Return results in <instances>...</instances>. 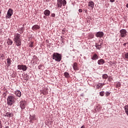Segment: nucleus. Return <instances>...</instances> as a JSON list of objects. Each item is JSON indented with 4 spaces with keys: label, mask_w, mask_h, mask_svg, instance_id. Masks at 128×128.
Wrapping results in <instances>:
<instances>
[{
    "label": "nucleus",
    "mask_w": 128,
    "mask_h": 128,
    "mask_svg": "<svg viewBox=\"0 0 128 128\" xmlns=\"http://www.w3.org/2000/svg\"><path fill=\"white\" fill-rule=\"evenodd\" d=\"M126 7L128 8V4H126Z\"/></svg>",
    "instance_id": "nucleus-41"
},
{
    "label": "nucleus",
    "mask_w": 128,
    "mask_h": 128,
    "mask_svg": "<svg viewBox=\"0 0 128 128\" xmlns=\"http://www.w3.org/2000/svg\"><path fill=\"white\" fill-rule=\"evenodd\" d=\"M102 84H101V86H100V88H102Z\"/></svg>",
    "instance_id": "nucleus-39"
},
{
    "label": "nucleus",
    "mask_w": 128,
    "mask_h": 128,
    "mask_svg": "<svg viewBox=\"0 0 128 128\" xmlns=\"http://www.w3.org/2000/svg\"><path fill=\"white\" fill-rule=\"evenodd\" d=\"M72 66L74 70H78L79 68L78 67V63L74 62Z\"/></svg>",
    "instance_id": "nucleus-15"
},
{
    "label": "nucleus",
    "mask_w": 128,
    "mask_h": 128,
    "mask_svg": "<svg viewBox=\"0 0 128 128\" xmlns=\"http://www.w3.org/2000/svg\"><path fill=\"white\" fill-rule=\"evenodd\" d=\"M16 98L14 96H8L7 98V104L8 106H12Z\"/></svg>",
    "instance_id": "nucleus-3"
},
{
    "label": "nucleus",
    "mask_w": 128,
    "mask_h": 128,
    "mask_svg": "<svg viewBox=\"0 0 128 128\" xmlns=\"http://www.w3.org/2000/svg\"><path fill=\"white\" fill-rule=\"evenodd\" d=\"M0 128H2V121L0 120Z\"/></svg>",
    "instance_id": "nucleus-34"
},
{
    "label": "nucleus",
    "mask_w": 128,
    "mask_h": 128,
    "mask_svg": "<svg viewBox=\"0 0 128 128\" xmlns=\"http://www.w3.org/2000/svg\"><path fill=\"white\" fill-rule=\"evenodd\" d=\"M100 96H104V92H100Z\"/></svg>",
    "instance_id": "nucleus-28"
},
{
    "label": "nucleus",
    "mask_w": 128,
    "mask_h": 128,
    "mask_svg": "<svg viewBox=\"0 0 128 128\" xmlns=\"http://www.w3.org/2000/svg\"><path fill=\"white\" fill-rule=\"evenodd\" d=\"M52 60H54L56 62H60L62 60V54L56 52L54 53Z\"/></svg>",
    "instance_id": "nucleus-2"
},
{
    "label": "nucleus",
    "mask_w": 128,
    "mask_h": 128,
    "mask_svg": "<svg viewBox=\"0 0 128 128\" xmlns=\"http://www.w3.org/2000/svg\"><path fill=\"white\" fill-rule=\"evenodd\" d=\"M7 66H10V64H12V60H10V58H8L7 60Z\"/></svg>",
    "instance_id": "nucleus-18"
},
{
    "label": "nucleus",
    "mask_w": 128,
    "mask_h": 128,
    "mask_svg": "<svg viewBox=\"0 0 128 128\" xmlns=\"http://www.w3.org/2000/svg\"><path fill=\"white\" fill-rule=\"evenodd\" d=\"M7 44H8V46H12V40L8 38V40L7 42Z\"/></svg>",
    "instance_id": "nucleus-20"
},
{
    "label": "nucleus",
    "mask_w": 128,
    "mask_h": 128,
    "mask_svg": "<svg viewBox=\"0 0 128 128\" xmlns=\"http://www.w3.org/2000/svg\"><path fill=\"white\" fill-rule=\"evenodd\" d=\"M14 94L18 98H20V96H22V92L18 90H17L16 91L14 92Z\"/></svg>",
    "instance_id": "nucleus-10"
},
{
    "label": "nucleus",
    "mask_w": 128,
    "mask_h": 128,
    "mask_svg": "<svg viewBox=\"0 0 128 128\" xmlns=\"http://www.w3.org/2000/svg\"><path fill=\"white\" fill-rule=\"evenodd\" d=\"M14 41L17 46H22V38L20 37V34L18 33L15 34H14Z\"/></svg>",
    "instance_id": "nucleus-1"
},
{
    "label": "nucleus",
    "mask_w": 128,
    "mask_h": 128,
    "mask_svg": "<svg viewBox=\"0 0 128 128\" xmlns=\"http://www.w3.org/2000/svg\"><path fill=\"white\" fill-rule=\"evenodd\" d=\"M104 34V32H97L96 34V38H102Z\"/></svg>",
    "instance_id": "nucleus-8"
},
{
    "label": "nucleus",
    "mask_w": 128,
    "mask_h": 128,
    "mask_svg": "<svg viewBox=\"0 0 128 128\" xmlns=\"http://www.w3.org/2000/svg\"><path fill=\"white\" fill-rule=\"evenodd\" d=\"M40 26L38 24H35L33 26L32 28V30H34V32L36 30H40Z\"/></svg>",
    "instance_id": "nucleus-9"
},
{
    "label": "nucleus",
    "mask_w": 128,
    "mask_h": 128,
    "mask_svg": "<svg viewBox=\"0 0 128 128\" xmlns=\"http://www.w3.org/2000/svg\"><path fill=\"white\" fill-rule=\"evenodd\" d=\"M114 0H110V2H114Z\"/></svg>",
    "instance_id": "nucleus-36"
},
{
    "label": "nucleus",
    "mask_w": 128,
    "mask_h": 128,
    "mask_svg": "<svg viewBox=\"0 0 128 128\" xmlns=\"http://www.w3.org/2000/svg\"><path fill=\"white\" fill-rule=\"evenodd\" d=\"M126 30L124 29H122L120 30V36L121 38H126Z\"/></svg>",
    "instance_id": "nucleus-4"
},
{
    "label": "nucleus",
    "mask_w": 128,
    "mask_h": 128,
    "mask_svg": "<svg viewBox=\"0 0 128 128\" xmlns=\"http://www.w3.org/2000/svg\"><path fill=\"white\" fill-rule=\"evenodd\" d=\"M46 18V16H44V18Z\"/></svg>",
    "instance_id": "nucleus-42"
},
{
    "label": "nucleus",
    "mask_w": 128,
    "mask_h": 128,
    "mask_svg": "<svg viewBox=\"0 0 128 128\" xmlns=\"http://www.w3.org/2000/svg\"><path fill=\"white\" fill-rule=\"evenodd\" d=\"M88 6H90V8L92 9L94 8V2L92 1L89 2Z\"/></svg>",
    "instance_id": "nucleus-12"
},
{
    "label": "nucleus",
    "mask_w": 128,
    "mask_h": 128,
    "mask_svg": "<svg viewBox=\"0 0 128 128\" xmlns=\"http://www.w3.org/2000/svg\"><path fill=\"white\" fill-rule=\"evenodd\" d=\"M91 59L92 60H98V56L96 54H94L91 58Z\"/></svg>",
    "instance_id": "nucleus-11"
},
{
    "label": "nucleus",
    "mask_w": 128,
    "mask_h": 128,
    "mask_svg": "<svg viewBox=\"0 0 128 128\" xmlns=\"http://www.w3.org/2000/svg\"><path fill=\"white\" fill-rule=\"evenodd\" d=\"M44 14L46 16H49L50 14V11L48 10H46L44 11Z\"/></svg>",
    "instance_id": "nucleus-14"
},
{
    "label": "nucleus",
    "mask_w": 128,
    "mask_h": 128,
    "mask_svg": "<svg viewBox=\"0 0 128 128\" xmlns=\"http://www.w3.org/2000/svg\"><path fill=\"white\" fill-rule=\"evenodd\" d=\"M22 26H24V24Z\"/></svg>",
    "instance_id": "nucleus-43"
},
{
    "label": "nucleus",
    "mask_w": 128,
    "mask_h": 128,
    "mask_svg": "<svg viewBox=\"0 0 128 128\" xmlns=\"http://www.w3.org/2000/svg\"><path fill=\"white\" fill-rule=\"evenodd\" d=\"M58 8H62V1L57 2Z\"/></svg>",
    "instance_id": "nucleus-17"
},
{
    "label": "nucleus",
    "mask_w": 128,
    "mask_h": 128,
    "mask_svg": "<svg viewBox=\"0 0 128 128\" xmlns=\"http://www.w3.org/2000/svg\"><path fill=\"white\" fill-rule=\"evenodd\" d=\"M57 2H62V0H58Z\"/></svg>",
    "instance_id": "nucleus-40"
},
{
    "label": "nucleus",
    "mask_w": 128,
    "mask_h": 128,
    "mask_svg": "<svg viewBox=\"0 0 128 128\" xmlns=\"http://www.w3.org/2000/svg\"><path fill=\"white\" fill-rule=\"evenodd\" d=\"M98 64H104V59H100L98 61Z\"/></svg>",
    "instance_id": "nucleus-16"
},
{
    "label": "nucleus",
    "mask_w": 128,
    "mask_h": 128,
    "mask_svg": "<svg viewBox=\"0 0 128 128\" xmlns=\"http://www.w3.org/2000/svg\"><path fill=\"white\" fill-rule=\"evenodd\" d=\"M108 77V74H104L102 75V78H104V80H106V78Z\"/></svg>",
    "instance_id": "nucleus-25"
},
{
    "label": "nucleus",
    "mask_w": 128,
    "mask_h": 128,
    "mask_svg": "<svg viewBox=\"0 0 128 128\" xmlns=\"http://www.w3.org/2000/svg\"><path fill=\"white\" fill-rule=\"evenodd\" d=\"M13 12L14 10H12V9L10 8L8 11L6 18H12V14H14Z\"/></svg>",
    "instance_id": "nucleus-7"
},
{
    "label": "nucleus",
    "mask_w": 128,
    "mask_h": 128,
    "mask_svg": "<svg viewBox=\"0 0 128 128\" xmlns=\"http://www.w3.org/2000/svg\"><path fill=\"white\" fill-rule=\"evenodd\" d=\"M105 94H106V96H110V92H106L105 93Z\"/></svg>",
    "instance_id": "nucleus-30"
},
{
    "label": "nucleus",
    "mask_w": 128,
    "mask_h": 128,
    "mask_svg": "<svg viewBox=\"0 0 128 128\" xmlns=\"http://www.w3.org/2000/svg\"><path fill=\"white\" fill-rule=\"evenodd\" d=\"M4 116H7V118H12V116H14V114L8 112L6 114H4Z\"/></svg>",
    "instance_id": "nucleus-13"
},
{
    "label": "nucleus",
    "mask_w": 128,
    "mask_h": 128,
    "mask_svg": "<svg viewBox=\"0 0 128 128\" xmlns=\"http://www.w3.org/2000/svg\"><path fill=\"white\" fill-rule=\"evenodd\" d=\"M100 86H102V83L98 84L96 86V88H98V90H99V88H100Z\"/></svg>",
    "instance_id": "nucleus-27"
},
{
    "label": "nucleus",
    "mask_w": 128,
    "mask_h": 128,
    "mask_svg": "<svg viewBox=\"0 0 128 128\" xmlns=\"http://www.w3.org/2000/svg\"><path fill=\"white\" fill-rule=\"evenodd\" d=\"M120 83L118 82L116 85V88H120Z\"/></svg>",
    "instance_id": "nucleus-32"
},
{
    "label": "nucleus",
    "mask_w": 128,
    "mask_h": 128,
    "mask_svg": "<svg viewBox=\"0 0 128 128\" xmlns=\"http://www.w3.org/2000/svg\"><path fill=\"white\" fill-rule=\"evenodd\" d=\"M62 4L63 6H66V0H62Z\"/></svg>",
    "instance_id": "nucleus-26"
},
{
    "label": "nucleus",
    "mask_w": 128,
    "mask_h": 128,
    "mask_svg": "<svg viewBox=\"0 0 128 128\" xmlns=\"http://www.w3.org/2000/svg\"><path fill=\"white\" fill-rule=\"evenodd\" d=\"M33 44H34V42H30V45H29L30 48H32L34 46Z\"/></svg>",
    "instance_id": "nucleus-31"
},
{
    "label": "nucleus",
    "mask_w": 128,
    "mask_h": 128,
    "mask_svg": "<svg viewBox=\"0 0 128 128\" xmlns=\"http://www.w3.org/2000/svg\"><path fill=\"white\" fill-rule=\"evenodd\" d=\"M78 12H82V9H79Z\"/></svg>",
    "instance_id": "nucleus-35"
},
{
    "label": "nucleus",
    "mask_w": 128,
    "mask_h": 128,
    "mask_svg": "<svg viewBox=\"0 0 128 128\" xmlns=\"http://www.w3.org/2000/svg\"><path fill=\"white\" fill-rule=\"evenodd\" d=\"M24 80H28V75L26 74L24 75Z\"/></svg>",
    "instance_id": "nucleus-24"
},
{
    "label": "nucleus",
    "mask_w": 128,
    "mask_h": 128,
    "mask_svg": "<svg viewBox=\"0 0 128 128\" xmlns=\"http://www.w3.org/2000/svg\"><path fill=\"white\" fill-rule=\"evenodd\" d=\"M64 76L65 78H70V74L68 72H65L64 73Z\"/></svg>",
    "instance_id": "nucleus-22"
},
{
    "label": "nucleus",
    "mask_w": 128,
    "mask_h": 128,
    "mask_svg": "<svg viewBox=\"0 0 128 128\" xmlns=\"http://www.w3.org/2000/svg\"><path fill=\"white\" fill-rule=\"evenodd\" d=\"M26 102L25 100H21L20 102V106L22 110L26 108Z\"/></svg>",
    "instance_id": "nucleus-6"
},
{
    "label": "nucleus",
    "mask_w": 128,
    "mask_h": 128,
    "mask_svg": "<svg viewBox=\"0 0 128 128\" xmlns=\"http://www.w3.org/2000/svg\"><path fill=\"white\" fill-rule=\"evenodd\" d=\"M96 48H97V50H100L102 48V43L100 44H96Z\"/></svg>",
    "instance_id": "nucleus-21"
},
{
    "label": "nucleus",
    "mask_w": 128,
    "mask_h": 128,
    "mask_svg": "<svg viewBox=\"0 0 128 128\" xmlns=\"http://www.w3.org/2000/svg\"><path fill=\"white\" fill-rule=\"evenodd\" d=\"M124 58H126L128 60V52L126 53L124 55Z\"/></svg>",
    "instance_id": "nucleus-29"
},
{
    "label": "nucleus",
    "mask_w": 128,
    "mask_h": 128,
    "mask_svg": "<svg viewBox=\"0 0 128 128\" xmlns=\"http://www.w3.org/2000/svg\"><path fill=\"white\" fill-rule=\"evenodd\" d=\"M51 16H52V18H55L56 17V14H51Z\"/></svg>",
    "instance_id": "nucleus-33"
},
{
    "label": "nucleus",
    "mask_w": 128,
    "mask_h": 128,
    "mask_svg": "<svg viewBox=\"0 0 128 128\" xmlns=\"http://www.w3.org/2000/svg\"><path fill=\"white\" fill-rule=\"evenodd\" d=\"M124 110H125L126 114V112H128V105L125 106Z\"/></svg>",
    "instance_id": "nucleus-23"
},
{
    "label": "nucleus",
    "mask_w": 128,
    "mask_h": 128,
    "mask_svg": "<svg viewBox=\"0 0 128 128\" xmlns=\"http://www.w3.org/2000/svg\"><path fill=\"white\" fill-rule=\"evenodd\" d=\"M80 128H86L84 126H82Z\"/></svg>",
    "instance_id": "nucleus-38"
},
{
    "label": "nucleus",
    "mask_w": 128,
    "mask_h": 128,
    "mask_svg": "<svg viewBox=\"0 0 128 128\" xmlns=\"http://www.w3.org/2000/svg\"><path fill=\"white\" fill-rule=\"evenodd\" d=\"M24 27H22L21 28H20L18 29V31L20 34H23L24 31Z\"/></svg>",
    "instance_id": "nucleus-19"
},
{
    "label": "nucleus",
    "mask_w": 128,
    "mask_h": 128,
    "mask_svg": "<svg viewBox=\"0 0 128 128\" xmlns=\"http://www.w3.org/2000/svg\"><path fill=\"white\" fill-rule=\"evenodd\" d=\"M18 70H22L23 72H26L28 70V67L26 66L24 64H19L18 66Z\"/></svg>",
    "instance_id": "nucleus-5"
},
{
    "label": "nucleus",
    "mask_w": 128,
    "mask_h": 128,
    "mask_svg": "<svg viewBox=\"0 0 128 128\" xmlns=\"http://www.w3.org/2000/svg\"><path fill=\"white\" fill-rule=\"evenodd\" d=\"M126 44H127V43H124L123 44V46H126Z\"/></svg>",
    "instance_id": "nucleus-37"
}]
</instances>
